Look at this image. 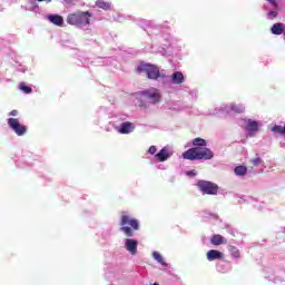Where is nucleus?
Listing matches in <instances>:
<instances>
[{
	"mask_svg": "<svg viewBox=\"0 0 285 285\" xmlns=\"http://www.w3.org/2000/svg\"><path fill=\"white\" fill-rule=\"evenodd\" d=\"M193 146L195 148H190L183 154L184 159H189L190 161L199 160V159H213L215 154L208 148H206V140L203 138H195L193 140Z\"/></svg>",
	"mask_w": 285,
	"mask_h": 285,
	"instance_id": "nucleus-1",
	"label": "nucleus"
},
{
	"mask_svg": "<svg viewBox=\"0 0 285 285\" xmlns=\"http://www.w3.org/2000/svg\"><path fill=\"white\" fill-rule=\"evenodd\" d=\"M91 19L92 13L90 11H77L68 14L67 23L76 26V28H87L90 26Z\"/></svg>",
	"mask_w": 285,
	"mask_h": 285,
	"instance_id": "nucleus-2",
	"label": "nucleus"
},
{
	"mask_svg": "<svg viewBox=\"0 0 285 285\" xmlns=\"http://www.w3.org/2000/svg\"><path fill=\"white\" fill-rule=\"evenodd\" d=\"M238 124L242 126V128H244L247 137H255V135L259 132V128H262V121H256L248 118L240 119Z\"/></svg>",
	"mask_w": 285,
	"mask_h": 285,
	"instance_id": "nucleus-3",
	"label": "nucleus"
},
{
	"mask_svg": "<svg viewBox=\"0 0 285 285\" xmlns=\"http://www.w3.org/2000/svg\"><path fill=\"white\" fill-rule=\"evenodd\" d=\"M246 106L242 104H230V105H223L218 109H216L215 115L226 116V115H242V112H245Z\"/></svg>",
	"mask_w": 285,
	"mask_h": 285,
	"instance_id": "nucleus-4",
	"label": "nucleus"
},
{
	"mask_svg": "<svg viewBox=\"0 0 285 285\" xmlns=\"http://www.w3.org/2000/svg\"><path fill=\"white\" fill-rule=\"evenodd\" d=\"M121 226V230L122 233H125V235H127V237H132L134 235L132 229H130V227L134 228V230H139V222L128 215H122Z\"/></svg>",
	"mask_w": 285,
	"mask_h": 285,
	"instance_id": "nucleus-5",
	"label": "nucleus"
},
{
	"mask_svg": "<svg viewBox=\"0 0 285 285\" xmlns=\"http://www.w3.org/2000/svg\"><path fill=\"white\" fill-rule=\"evenodd\" d=\"M140 96L149 104H159L161 101V91L155 87L140 91Z\"/></svg>",
	"mask_w": 285,
	"mask_h": 285,
	"instance_id": "nucleus-6",
	"label": "nucleus"
},
{
	"mask_svg": "<svg viewBox=\"0 0 285 285\" xmlns=\"http://www.w3.org/2000/svg\"><path fill=\"white\" fill-rule=\"evenodd\" d=\"M138 72H145L148 79H159V77H164V75L159 72V68L150 63L140 65L138 67Z\"/></svg>",
	"mask_w": 285,
	"mask_h": 285,
	"instance_id": "nucleus-7",
	"label": "nucleus"
},
{
	"mask_svg": "<svg viewBox=\"0 0 285 285\" xmlns=\"http://www.w3.org/2000/svg\"><path fill=\"white\" fill-rule=\"evenodd\" d=\"M8 126L11 128V130H13V132H16V135H18V137H23V135L28 131V127L21 124L17 118H9Z\"/></svg>",
	"mask_w": 285,
	"mask_h": 285,
	"instance_id": "nucleus-8",
	"label": "nucleus"
},
{
	"mask_svg": "<svg viewBox=\"0 0 285 285\" xmlns=\"http://www.w3.org/2000/svg\"><path fill=\"white\" fill-rule=\"evenodd\" d=\"M197 186L205 195H217L218 187L210 181L198 180Z\"/></svg>",
	"mask_w": 285,
	"mask_h": 285,
	"instance_id": "nucleus-9",
	"label": "nucleus"
},
{
	"mask_svg": "<svg viewBox=\"0 0 285 285\" xmlns=\"http://www.w3.org/2000/svg\"><path fill=\"white\" fill-rule=\"evenodd\" d=\"M171 155H174L173 147L166 146L158 154L155 155L157 161H168Z\"/></svg>",
	"mask_w": 285,
	"mask_h": 285,
	"instance_id": "nucleus-10",
	"label": "nucleus"
},
{
	"mask_svg": "<svg viewBox=\"0 0 285 285\" xmlns=\"http://www.w3.org/2000/svg\"><path fill=\"white\" fill-rule=\"evenodd\" d=\"M116 130L120 135H130V132L135 131V124L130 121L121 122L119 126L116 127Z\"/></svg>",
	"mask_w": 285,
	"mask_h": 285,
	"instance_id": "nucleus-11",
	"label": "nucleus"
},
{
	"mask_svg": "<svg viewBox=\"0 0 285 285\" xmlns=\"http://www.w3.org/2000/svg\"><path fill=\"white\" fill-rule=\"evenodd\" d=\"M137 246H139V242L132 238L125 239V248L130 253V255H137Z\"/></svg>",
	"mask_w": 285,
	"mask_h": 285,
	"instance_id": "nucleus-12",
	"label": "nucleus"
},
{
	"mask_svg": "<svg viewBox=\"0 0 285 285\" xmlns=\"http://www.w3.org/2000/svg\"><path fill=\"white\" fill-rule=\"evenodd\" d=\"M186 81V78L184 77V73L181 71H176L170 76V82L175 86H179Z\"/></svg>",
	"mask_w": 285,
	"mask_h": 285,
	"instance_id": "nucleus-13",
	"label": "nucleus"
},
{
	"mask_svg": "<svg viewBox=\"0 0 285 285\" xmlns=\"http://www.w3.org/2000/svg\"><path fill=\"white\" fill-rule=\"evenodd\" d=\"M208 262H215V259H224V253L217 249H210L207 252Z\"/></svg>",
	"mask_w": 285,
	"mask_h": 285,
	"instance_id": "nucleus-14",
	"label": "nucleus"
},
{
	"mask_svg": "<svg viewBox=\"0 0 285 285\" xmlns=\"http://www.w3.org/2000/svg\"><path fill=\"white\" fill-rule=\"evenodd\" d=\"M47 19L50 21V23H53V26H63V17L59 14H49Z\"/></svg>",
	"mask_w": 285,
	"mask_h": 285,
	"instance_id": "nucleus-15",
	"label": "nucleus"
},
{
	"mask_svg": "<svg viewBox=\"0 0 285 285\" xmlns=\"http://www.w3.org/2000/svg\"><path fill=\"white\" fill-rule=\"evenodd\" d=\"M210 243L213 244V246H222V244H226V238H224V236L222 235H214L210 238Z\"/></svg>",
	"mask_w": 285,
	"mask_h": 285,
	"instance_id": "nucleus-16",
	"label": "nucleus"
},
{
	"mask_svg": "<svg viewBox=\"0 0 285 285\" xmlns=\"http://www.w3.org/2000/svg\"><path fill=\"white\" fill-rule=\"evenodd\" d=\"M283 32H285L283 23H275L272 27V35H283Z\"/></svg>",
	"mask_w": 285,
	"mask_h": 285,
	"instance_id": "nucleus-17",
	"label": "nucleus"
},
{
	"mask_svg": "<svg viewBox=\"0 0 285 285\" xmlns=\"http://www.w3.org/2000/svg\"><path fill=\"white\" fill-rule=\"evenodd\" d=\"M97 8H100L101 10H110L112 8V3L106 2L104 0L96 1Z\"/></svg>",
	"mask_w": 285,
	"mask_h": 285,
	"instance_id": "nucleus-18",
	"label": "nucleus"
},
{
	"mask_svg": "<svg viewBox=\"0 0 285 285\" xmlns=\"http://www.w3.org/2000/svg\"><path fill=\"white\" fill-rule=\"evenodd\" d=\"M234 173L237 177H244V175L248 173V168H246V166H237Z\"/></svg>",
	"mask_w": 285,
	"mask_h": 285,
	"instance_id": "nucleus-19",
	"label": "nucleus"
},
{
	"mask_svg": "<svg viewBox=\"0 0 285 285\" xmlns=\"http://www.w3.org/2000/svg\"><path fill=\"white\" fill-rule=\"evenodd\" d=\"M153 257L156 262H158V264H160V266H168L167 262L164 261V256H161L159 252H154Z\"/></svg>",
	"mask_w": 285,
	"mask_h": 285,
	"instance_id": "nucleus-20",
	"label": "nucleus"
},
{
	"mask_svg": "<svg viewBox=\"0 0 285 285\" xmlns=\"http://www.w3.org/2000/svg\"><path fill=\"white\" fill-rule=\"evenodd\" d=\"M228 250L234 259H239V249L235 246H229Z\"/></svg>",
	"mask_w": 285,
	"mask_h": 285,
	"instance_id": "nucleus-21",
	"label": "nucleus"
},
{
	"mask_svg": "<svg viewBox=\"0 0 285 285\" xmlns=\"http://www.w3.org/2000/svg\"><path fill=\"white\" fill-rule=\"evenodd\" d=\"M19 89L26 95H30V92H32V88L28 87L26 82L20 83Z\"/></svg>",
	"mask_w": 285,
	"mask_h": 285,
	"instance_id": "nucleus-22",
	"label": "nucleus"
},
{
	"mask_svg": "<svg viewBox=\"0 0 285 285\" xmlns=\"http://www.w3.org/2000/svg\"><path fill=\"white\" fill-rule=\"evenodd\" d=\"M250 163L253 164V166H261L262 165V158H259V157L253 158L250 160Z\"/></svg>",
	"mask_w": 285,
	"mask_h": 285,
	"instance_id": "nucleus-23",
	"label": "nucleus"
},
{
	"mask_svg": "<svg viewBox=\"0 0 285 285\" xmlns=\"http://www.w3.org/2000/svg\"><path fill=\"white\" fill-rule=\"evenodd\" d=\"M267 17H268V19H275V17H277V11H269L267 13Z\"/></svg>",
	"mask_w": 285,
	"mask_h": 285,
	"instance_id": "nucleus-24",
	"label": "nucleus"
},
{
	"mask_svg": "<svg viewBox=\"0 0 285 285\" xmlns=\"http://www.w3.org/2000/svg\"><path fill=\"white\" fill-rule=\"evenodd\" d=\"M149 155H155L157 153V147L156 146H150L148 149Z\"/></svg>",
	"mask_w": 285,
	"mask_h": 285,
	"instance_id": "nucleus-25",
	"label": "nucleus"
},
{
	"mask_svg": "<svg viewBox=\"0 0 285 285\" xmlns=\"http://www.w3.org/2000/svg\"><path fill=\"white\" fill-rule=\"evenodd\" d=\"M195 175H197V171H195V170H190V171L186 173L187 177H195Z\"/></svg>",
	"mask_w": 285,
	"mask_h": 285,
	"instance_id": "nucleus-26",
	"label": "nucleus"
},
{
	"mask_svg": "<svg viewBox=\"0 0 285 285\" xmlns=\"http://www.w3.org/2000/svg\"><path fill=\"white\" fill-rule=\"evenodd\" d=\"M9 115L11 117H17L19 115V111L18 110H12L11 112H9Z\"/></svg>",
	"mask_w": 285,
	"mask_h": 285,
	"instance_id": "nucleus-27",
	"label": "nucleus"
},
{
	"mask_svg": "<svg viewBox=\"0 0 285 285\" xmlns=\"http://www.w3.org/2000/svg\"><path fill=\"white\" fill-rule=\"evenodd\" d=\"M210 217H212V219H217V215L216 214H212Z\"/></svg>",
	"mask_w": 285,
	"mask_h": 285,
	"instance_id": "nucleus-28",
	"label": "nucleus"
},
{
	"mask_svg": "<svg viewBox=\"0 0 285 285\" xmlns=\"http://www.w3.org/2000/svg\"><path fill=\"white\" fill-rule=\"evenodd\" d=\"M38 1H46L47 3H50L52 0H38Z\"/></svg>",
	"mask_w": 285,
	"mask_h": 285,
	"instance_id": "nucleus-29",
	"label": "nucleus"
},
{
	"mask_svg": "<svg viewBox=\"0 0 285 285\" xmlns=\"http://www.w3.org/2000/svg\"><path fill=\"white\" fill-rule=\"evenodd\" d=\"M31 3H37L35 0H29Z\"/></svg>",
	"mask_w": 285,
	"mask_h": 285,
	"instance_id": "nucleus-30",
	"label": "nucleus"
},
{
	"mask_svg": "<svg viewBox=\"0 0 285 285\" xmlns=\"http://www.w3.org/2000/svg\"><path fill=\"white\" fill-rule=\"evenodd\" d=\"M114 20H115V21H119V19H118V18H114Z\"/></svg>",
	"mask_w": 285,
	"mask_h": 285,
	"instance_id": "nucleus-31",
	"label": "nucleus"
},
{
	"mask_svg": "<svg viewBox=\"0 0 285 285\" xmlns=\"http://www.w3.org/2000/svg\"><path fill=\"white\" fill-rule=\"evenodd\" d=\"M153 285H159V283H154Z\"/></svg>",
	"mask_w": 285,
	"mask_h": 285,
	"instance_id": "nucleus-32",
	"label": "nucleus"
}]
</instances>
